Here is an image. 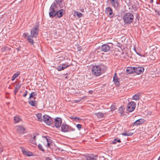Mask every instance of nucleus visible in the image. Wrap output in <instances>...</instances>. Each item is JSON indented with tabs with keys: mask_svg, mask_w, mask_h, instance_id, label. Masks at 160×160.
<instances>
[{
	"mask_svg": "<svg viewBox=\"0 0 160 160\" xmlns=\"http://www.w3.org/2000/svg\"><path fill=\"white\" fill-rule=\"evenodd\" d=\"M134 16L130 12L126 13L123 17L124 22L126 24H130L132 22Z\"/></svg>",
	"mask_w": 160,
	"mask_h": 160,
	"instance_id": "f257e3e1",
	"label": "nucleus"
},
{
	"mask_svg": "<svg viewBox=\"0 0 160 160\" xmlns=\"http://www.w3.org/2000/svg\"><path fill=\"white\" fill-rule=\"evenodd\" d=\"M101 67V65H95L92 68V72L95 76L97 77L100 76L102 73Z\"/></svg>",
	"mask_w": 160,
	"mask_h": 160,
	"instance_id": "f03ea898",
	"label": "nucleus"
},
{
	"mask_svg": "<svg viewBox=\"0 0 160 160\" xmlns=\"http://www.w3.org/2000/svg\"><path fill=\"white\" fill-rule=\"evenodd\" d=\"M57 8L56 4L55 3L53 2L51 5L49 10L50 11L49 12V16L50 18H53L57 14V10L55 8Z\"/></svg>",
	"mask_w": 160,
	"mask_h": 160,
	"instance_id": "7ed1b4c3",
	"label": "nucleus"
},
{
	"mask_svg": "<svg viewBox=\"0 0 160 160\" xmlns=\"http://www.w3.org/2000/svg\"><path fill=\"white\" fill-rule=\"evenodd\" d=\"M39 27V26L38 25L33 27L31 30V35L30 36L35 38H36L38 33Z\"/></svg>",
	"mask_w": 160,
	"mask_h": 160,
	"instance_id": "20e7f679",
	"label": "nucleus"
},
{
	"mask_svg": "<svg viewBox=\"0 0 160 160\" xmlns=\"http://www.w3.org/2000/svg\"><path fill=\"white\" fill-rule=\"evenodd\" d=\"M105 12L107 16L111 18L114 17L115 16V14L113 13L112 9L109 7L106 8Z\"/></svg>",
	"mask_w": 160,
	"mask_h": 160,
	"instance_id": "39448f33",
	"label": "nucleus"
},
{
	"mask_svg": "<svg viewBox=\"0 0 160 160\" xmlns=\"http://www.w3.org/2000/svg\"><path fill=\"white\" fill-rule=\"evenodd\" d=\"M43 120L47 125H50L52 123V118L48 115H44L43 116Z\"/></svg>",
	"mask_w": 160,
	"mask_h": 160,
	"instance_id": "423d86ee",
	"label": "nucleus"
},
{
	"mask_svg": "<svg viewBox=\"0 0 160 160\" xmlns=\"http://www.w3.org/2000/svg\"><path fill=\"white\" fill-rule=\"evenodd\" d=\"M136 103L133 101L130 102L127 106V111L129 112L133 111L135 109Z\"/></svg>",
	"mask_w": 160,
	"mask_h": 160,
	"instance_id": "0eeeda50",
	"label": "nucleus"
},
{
	"mask_svg": "<svg viewBox=\"0 0 160 160\" xmlns=\"http://www.w3.org/2000/svg\"><path fill=\"white\" fill-rule=\"evenodd\" d=\"M21 149H22V151L23 154L27 156H31L33 155V153L29 151L28 149H26L22 147H21Z\"/></svg>",
	"mask_w": 160,
	"mask_h": 160,
	"instance_id": "6e6552de",
	"label": "nucleus"
},
{
	"mask_svg": "<svg viewBox=\"0 0 160 160\" xmlns=\"http://www.w3.org/2000/svg\"><path fill=\"white\" fill-rule=\"evenodd\" d=\"M111 46L108 44H104L102 45L101 48L102 51L106 52L110 51Z\"/></svg>",
	"mask_w": 160,
	"mask_h": 160,
	"instance_id": "1a4fd4ad",
	"label": "nucleus"
},
{
	"mask_svg": "<svg viewBox=\"0 0 160 160\" xmlns=\"http://www.w3.org/2000/svg\"><path fill=\"white\" fill-rule=\"evenodd\" d=\"M62 120L60 118H57L55 119V125L56 128H58L61 126L62 123Z\"/></svg>",
	"mask_w": 160,
	"mask_h": 160,
	"instance_id": "9d476101",
	"label": "nucleus"
},
{
	"mask_svg": "<svg viewBox=\"0 0 160 160\" xmlns=\"http://www.w3.org/2000/svg\"><path fill=\"white\" fill-rule=\"evenodd\" d=\"M144 68L142 67H135L134 72L137 74H140L142 73L144 71Z\"/></svg>",
	"mask_w": 160,
	"mask_h": 160,
	"instance_id": "9b49d317",
	"label": "nucleus"
},
{
	"mask_svg": "<svg viewBox=\"0 0 160 160\" xmlns=\"http://www.w3.org/2000/svg\"><path fill=\"white\" fill-rule=\"evenodd\" d=\"M97 157V155L91 154L86 155L85 158L87 160H96Z\"/></svg>",
	"mask_w": 160,
	"mask_h": 160,
	"instance_id": "f8f14e48",
	"label": "nucleus"
},
{
	"mask_svg": "<svg viewBox=\"0 0 160 160\" xmlns=\"http://www.w3.org/2000/svg\"><path fill=\"white\" fill-rule=\"evenodd\" d=\"M110 2L114 8H116L118 7L119 3L118 0H109Z\"/></svg>",
	"mask_w": 160,
	"mask_h": 160,
	"instance_id": "ddd939ff",
	"label": "nucleus"
},
{
	"mask_svg": "<svg viewBox=\"0 0 160 160\" xmlns=\"http://www.w3.org/2000/svg\"><path fill=\"white\" fill-rule=\"evenodd\" d=\"M61 131L63 132H68V126L65 123H63L61 126Z\"/></svg>",
	"mask_w": 160,
	"mask_h": 160,
	"instance_id": "4468645a",
	"label": "nucleus"
},
{
	"mask_svg": "<svg viewBox=\"0 0 160 160\" xmlns=\"http://www.w3.org/2000/svg\"><path fill=\"white\" fill-rule=\"evenodd\" d=\"M145 120L142 118H140V119L137 120L133 124V125L138 126L143 123L144 122Z\"/></svg>",
	"mask_w": 160,
	"mask_h": 160,
	"instance_id": "2eb2a0df",
	"label": "nucleus"
},
{
	"mask_svg": "<svg viewBox=\"0 0 160 160\" xmlns=\"http://www.w3.org/2000/svg\"><path fill=\"white\" fill-rule=\"evenodd\" d=\"M135 67H128L126 70V73L128 74H131L134 72Z\"/></svg>",
	"mask_w": 160,
	"mask_h": 160,
	"instance_id": "dca6fc26",
	"label": "nucleus"
},
{
	"mask_svg": "<svg viewBox=\"0 0 160 160\" xmlns=\"http://www.w3.org/2000/svg\"><path fill=\"white\" fill-rule=\"evenodd\" d=\"M64 11L63 9H61L59 11L57 10V14L56 15L58 18L62 17L63 15V12Z\"/></svg>",
	"mask_w": 160,
	"mask_h": 160,
	"instance_id": "f3484780",
	"label": "nucleus"
},
{
	"mask_svg": "<svg viewBox=\"0 0 160 160\" xmlns=\"http://www.w3.org/2000/svg\"><path fill=\"white\" fill-rule=\"evenodd\" d=\"M23 90L21 91V93L24 97H25L28 93V91L26 90V88L25 87L23 88Z\"/></svg>",
	"mask_w": 160,
	"mask_h": 160,
	"instance_id": "a211bd4d",
	"label": "nucleus"
},
{
	"mask_svg": "<svg viewBox=\"0 0 160 160\" xmlns=\"http://www.w3.org/2000/svg\"><path fill=\"white\" fill-rule=\"evenodd\" d=\"M119 79L118 77H113V81L115 85L118 86L119 85Z\"/></svg>",
	"mask_w": 160,
	"mask_h": 160,
	"instance_id": "6ab92c4d",
	"label": "nucleus"
},
{
	"mask_svg": "<svg viewBox=\"0 0 160 160\" xmlns=\"http://www.w3.org/2000/svg\"><path fill=\"white\" fill-rule=\"evenodd\" d=\"M28 103L31 106L33 107H35L37 105V103L35 100V99L33 100H30L28 101Z\"/></svg>",
	"mask_w": 160,
	"mask_h": 160,
	"instance_id": "aec40b11",
	"label": "nucleus"
},
{
	"mask_svg": "<svg viewBox=\"0 0 160 160\" xmlns=\"http://www.w3.org/2000/svg\"><path fill=\"white\" fill-rule=\"evenodd\" d=\"M140 94L139 93H137L135 94L132 97L133 100H139L140 99Z\"/></svg>",
	"mask_w": 160,
	"mask_h": 160,
	"instance_id": "412c9836",
	"label": "nucleus"
},
{
	"mask_svg": "<svg viewBox=\"0 0 160 160\" xmlns=\"http://www.w3.org/2000/svg\"><path fill=\"white\" fill-rule=\"evenodd\" d=\"M27 132L25 128L21 126V134H23L27 133Z\"/></svg>",
	"mask_w": 160,
	"mask_h": 160,
	"instance_id": "4be33fe9",
	"label": "nucleus"
},
{
	"mask_svg": "<svg viewBox=\"0 0 160 160\" xmlns=\"http://www.w3.org/2000/svg\"><path fill=\"white\" fill-rule=\"evenodd\" d=\"M32 38L33 37L30 36H28V40L30 43L31 45H33L34 43V42L33 41V40L32 39Z\"/></svg>",
	"mask_w": 160,
	"mask_h": 160,
	"instance_id": "5701e85b",
	"label": "nucleus"
},
{
	"mask_svg": "<svg viewBox=\"0 0 160 160\" xmlns=\"http://www.w3.org/2000/svg\"><path fill=\"white\" fill-rule=\"evenodd\" d=\"M105 114L102 112H98L95 113L94 115L97 116V117L99 118H103L104 115Z\"/></svg>",
	"mask_w": 160,
	"mask_h": 160,
	"instance_id": "b1692460",
	"label": "nucleus"
},
{
	"mask_svg": "<svg viewBox=\"0 0 160 160\" xmlns=\"http://www.w3.org/2000/svg\"><path fill=\"white\" fill-rule=\"evenodd\" d=\"M37 93L35 92H32L30 94L28 99H31L32 98H33L34 99L36 98V97H34L35 96H37Z\"/></svg>",
	"mask_w": 160,
	"mask_h": 160,
	"instance_id": "393cba45",
	"label": "nucleus"
},
{
	"mask_svg": "<svg viewBox=\"0 0 160 160\" xmlns=\"http://www.w3.org/2000/svg\"><path fill=\"white\" fill-rule=\"evenodd\" d=\"M14 123L18 122L20 121V118L18 116H16L14 117Z\"/></svg>",
	"mask_w": 160,
	"mask_h": 160,
	"instance_id": "a878e982",
	"label": "nucleus"
},
{
	"mask_svg": "<svg viewBox=\"0 0 160 160\" xmlns=\"http://www.w3.org/2000/svg\"><path fill=\"white\" fill-rule=\"evenodd\" d=\"M20 88V84L19 83L18 85H16V86L15 87V89L14 90V94L16 95V93L18 92V90Z\"/></svg>",
	"mask_w": 160,
	"mask_h": 160,
	"instance_id": "bb28decb",
	"label": "nucleus"
},
{
	"mask_svg": "<svg viewBox=\"0 0 160 160\" xmlns=\"http://www.w3.org/2000/svg\"><path fill=\"white\" fill-rule=\"evenodd\" d=\"M20 74V72H17L14 74L13 76H12V80L13 81L15 78L18 77Z\"/></svg>",
	"mask_w": 160,
	"mask_h": 160,
	"instance_id": "cd10ccee",
	"label": "nucleus"
},
{
	"mask_svg": "<svg viewBox=\"0 0 160 160\" xmlns=\"http://www.w3.org/2000/svg\"><path fill=\"white\" fill-rule=\"evenodd\" d=\"M74 14L76 15L78 18H80L83 16V14L77 11L74 12Z\"/></svg>",
	"mask_w": 160,
	"mask_h": 160,
	"instance_id": "c85d7f7f",
	"label": "nucleus"
},
{
	"mask_svg": "<svg viewBox=\"0 0 160 160\" xmlns=\"http://www.w3.org/2000/svg\"><path fill=\"white\" fill-rule=\"evenodd\" d=\"M36 116L38 118V120L39 122L42 121V119L41 114V113H38L36 114Z\"/></svg>",
	"mask_w": 160,
	"mask_h": 160,
	"instance_id": "c756f323",
	"label": "nucleus"
},
{
	"mask_svg": "<svg viewBox=\"0 0 160 160\" xmlns=\"http://www.w3.org/2000/svg\"><path fill=\"white\" fill-rule=\"evenodd\" d=\"M121 142V141L120 139L118 138H116L113 140L112 142V143L115 144L117 142Z\"/></svg>",
	"mask_w": 160,
	"mask_h": 160,
	"instance_id": "7c9ffc66",
	"label": "nucleus"
},
{
	"mask_svg": "<svg viewBox=\"0 0 160 160\" xmlns=\"http://www.w3.org/2000/svg\"><path fill=\"white\" fill-rule=\"evenodd\" d=\"M36 140H33L31 138L30 139V142L34 146H35L37 145V144H36Z\"/></svg>",
	"mask_w": 160,
	"mask_h": 160,
	"instance_id": "2f4dec72",
	"label": "nucleus"
},
{
	"mask_svg": "<svg viewBox=\"0 0 160 160\" xmlns=\"http://www.w3.org/2000/svg\"><path fill=\"white\" fill-rule=\"evenodd\" d=\"M57 69L58 71H61L64 69L63 65L62 64L58 67Z\"/></svg>",
	"mask_w": 160,
	"mask_h": 160,
	"instance_id": "473e14b6",
	"label": "nucleus"
},
{
	"mask_svg": "<svg viewBox=\"0 0 160 160\" xmlns=\"http://www.w3.org/2000/svg\"><path fill=\"white\" fill-rule=\"evenodd\" d=\"M38 147L39 150L42 152H44L45 150L41 144H39L38 145Z\"/></svg>",
	"mask_w": 160,
	"mask_h": 160,
	"instance_id": "72a5a7b5",
	"label": "nucleus"
},
{
	"mask_svg": "<svg viewBox=\"0 0 160 160\" xmlns=\"http://www.w3.org/2000/svg\"><path fill=\"white\" fill-rule=\"evenodd\" d=\"M43 137L46 139L47 142V143L51 142L52 140L50 139V138L49 137L45 136L44 137Z\"/></svg>",
	"mask_w": 160,
	"mask_h": 160,
	"instance_id": "f704fd0d",
	"label": "nucleus"
},
{
	"mask_svg": "<svg viewBox=\"0 0 160 160\" xmlns=\"http://www.w3.org/2000/svg\"><path fill=\"white\" fill-rule=\"evenodd\" d=\"M14 129L19 133L20 132V126H16L14 127Z\"/></svg>",
	"mask_w": 160,
	"mask_h": 160,
	"instance_id": "c9c22d12",
	"label": "nucleus"
},
{
	"mask_svg": "<svg viewBox=\"0 0 160 160\" xmlns=\"http://www.w3.org/2000/svg\"><path fill=\"white\" fill-rule=\"evenodd\" d=\"M62 64V65H63V68H64V69L70 66V65L67 64L66 63H64V64Z\"/></svg>",
	"mask_w": 160,
	"mask_h": 160,
	"instance_id": "e433bc0d",
	"label": "nucleus"
},
{
	"mask_svg": "<svg viewBox=\"0 0 160 160\" xmlns=\"http://www.w3.org/2000/svg\"><path fill=\"white\" fill-rule=\"evenodd\" d=\"M38 135V134L36 133V135H35V133H34V135H31V138H31L33 140H36V135Z\"/></svg>",
	"mask_w": 160,
	"mask_h": 160,
	"instance_id": "4c0bfd02",
	"label": "nucleus"
},
{
	"mask_svg": "<svg viewBox=\"0 0 160 160\" xmlns=\"http://www.w3.org/2000/svg\"><path fill=\"white\" fill-rule=\"evenodd\" d=\"M63 0H56V1L57 4L60 6V4L62 3V2Z\"/></svg>",
	"mask_w": 160,
	"mask_h": 160,
	"instance_id": "58836bf2",
	"label": "nucleus"
},
{
	"mask_svg": "<svg viewBox=\"0 0 160 160\" xmlns=\"http://www.w3.org/2000/svg\"><path fill=\"white\" fill-rule=\"evenodd\" d=\"M72 119H73L76 122H77L78 120H81V119L80 118H78L77 117H75L74 118L73 117H72Z\"/></svg>",
	"mask_w": 160,
	"mask_h": 160,
	"instance_id": "ea45409f",
	"label": "nucleus"
},
{
	"mask_svg": "<svg viewBox=\"0 0 160 160\" xmlns=\"http://www.w3.org/2000/svg\"><path fill=\"white\" fill-rule=\"evenodd\" d=\"M111 110L112 111H114L115 109V105L114 104L112 105L111 106Z\"/></svg>",
	"mask_w": 160,
	"mask_h": 160,
	"instance_id": "a19ab883",
	"label": "nucleus"
},
{
	"mask_svg": "<svg viewBox=\"0 0 160 160\" xmlns=\"http://www.w3.org/2000/svg\"><path fill=\"white\" fill-rule=\"evenodd\" d=\"M75 129L72 128V127L68 126V132L71 131H74Z\"/></svg>",
	"mask_w": 160,
	"mask_h": 160,
	"instance_id": "79ce46f5",
	"label": "nucleus"
},
{
	"mask_svg": "<svg viewBox=\"0 0 160 160\" xmlns=\"http://www.w3.org/2000/svg\"><path fill=\"white\" fill-rule=\"evenodd\" d=\"M76 127L77 128L80 130V129L81 128L82 125L81 124H78L76 125Z\"/></svg>",
	"mask_w": 160,
	"mask_h": 160,
	"instance_id": "37998d69",
	"label": "nucleus"
},
{
	"mask_svg": "<svg viewBox=\"0 0 160 160\" xmlns=\"http://www.w3.org/2000/svg\"><path fill=\"white\" fill-rule=\"evenodd\" d=\"M121 134L124 136H128V135H129V134H127V132L122 133Z\"/></svg>",
	"mask_w": 160,
	"mask_h": 160,
	"instance_id": "c03bdc74",
	"label": "nucleus"
},
{
	"mask_svg": "<svg viewBox=\"0 0 160 160\" xmlns=\"http://www.w3.org/2000/svg\"><path fill=\"white\" fill-rule=\"evenodd\" d=\"M127 134L129 135H128V136H131L132 135L133 133L131 132H127Z\"/></svg>",
	"mask_w": 160,
	"mask_h": 160,
	"instance_id": "a18cd8bd",
	"label": "nucleus"
},
{
	"mask_svg": "<svg viewBox=\"0 0 160 160\" xmlns=\"http://www.w3.org/2000/svg\"><path fill=\"white\" fill-rule=\"evenodd\" d=\"M50 143L51 142L47 143V146L48 147H50Z\"/></svg>",
	"mask_w": 160,
	"mask_h": 160,
	"instance_id": "49530a36",
	"label": "nucleus"
},
{
	"mask_svg": "<svg viewBox=\"0 0 160 160\" xmlns=\"http://www.w3.org/2000/svg\"><path fill=\"white\" fill-rule=\"evenodd\" d=\"M88 92L90 94H92L93 92V91L91 90H90L88 91Z\"/></svg>",
	"mask_w": 160,
	"mask_h": 160,
	"instance_id": "de8ad7c7",
	"label": "nucleus"
},
{
	"mask_svg": "<svg viewBox=\"0 0 160 160\" xmlns=\"http://www.w3.org/2000/svg\"><path fill=\"white\" fill-rule=\"evenodd\" d=\"M23 35H24L25 37H27L28 35V34L27 33H25L23 34Z\"/></svg>",
	"mask_w": 160,
	"mask_h": 160,
	"instance_id": "09e8293b",
	"label": "nucleus"
},
{
	"mask_svg": "<svg viewBox=\"0 0 160 160\" xmlns=\"http://www.w3.org/2000/svg\"><path fill=\"white\" fill-rule=\"evenodd\" d=\"M81 101V99H80V100H75V102H79L80 101Z\"/></svg>",
	"mask_w": 160,
	"mask_h": 160,
	"instance_id": "8fccbe9b",
	"label": "nucleus"
},
{
	"mask_svg": "<svg viewBox=\"0 0 160 160\" xmlns=\"http://www.w3.org/2000/svg\"><path fill=\"white\" fill-rule=\"evenodd\" d=\"M3 150V149L2 148H0V153H1Z\"/></svg>",
	"mask_w": 160,
	"mask_h": 160,
	"instance_id": "3c124183",
	"label": "nucleus"
},
{
	"mask_svg": "<svg viewBox=\"0 0 160 160\" xmlns=\"http://www.w3.org/2000/svg\"><path fill=\"white\" fill-rule=\"evenodd\" d=\"M52 159L49 157L47 158L46 160H51Z\"/></svg>",
	"mask_w": 160,
	"mask_h": 160,
	"instance_id": "603ef678",
	"label": "nucleus"
},
{
	"mask_svg": "<svg viewBox=\"0 0 160 160\" xmlns=\"http://www.w3.org/2000/svg\"><path fill=\"white\" fill-rule=\"evenodd\" d=\"M81 49H82L81 47H79V48H78V50L80 51V50H81Z\"/></svg>",
	"mask_w": 160,
	"mask_h": 160,
	"instance_id": "864d4df0",
	"label": "nucleus"
},
{
	"mask_svg": "<svg viewBox=\"0 0 160 160\" xmlns=\"http://www.w3.org/2000/svg\"><path fill=\"white\" fill-rule=\"evenodd\" d=\"M117 75V73H115V74H114V76L113 77H117V76H116Z\"/></svg>",
	"mask_w": 160,
	"mask_h": 160,
	"instance_id": "5fc2aeb1",
	"label": "nucleus"
},
{
	"mask_svg": "<svg viewBox=\"0 0 160 160\" xmlns=\"http://www.w3.org/2000/svg\"><path fill=\"white\" fill-rule=\"evenodd\" d=\"M84 11V10L83 9H82V10H81V11H82V12H83Z\"/></svg>",
	"mask_w": 160,
	"mask_h": 160,
	"instance_id": "6e6d98bb",
	"label": "nucleus"
},
{
	"mask_svg": "<svg viewBox=\"0 0 160 160\" xmlns=\"http://www.w3.org/2000/svg\"><path fill=\"white\" fill-rule=\"evenodd\" d=\"M151 2L152 3L153 2V0H151Z\"/></svg>",
	"mask_w": 160,
	"mask_h": 160,
	"instance_id": "4d7b16f0",
	"label": "nucleus"
},
{
	"mask_svg": "<svg viewBox=\"0 0 160 160\" xmlns=\"http://www.w3.org/2000/svg\"><path fill=\"white\" fill-rule=\"evenodd\" d=\"M158 160H160V156H159V157L158 158Z\"/></svg>",
	"mask_w": 160,
	"mask_h": 160,
	"instance_id": "13d9d810",
	"label": "nucleus"
},
{
	"mask_svg": "<svg viewBox=\"0 0 160 160\" xmlns=\"http://www.w3.org/2000/svg\"><path fill=\"white\" fill-rule=\"evenodd\" d=\"M68 78V77L67 76H66L65 78V79H67Z\"/></svg>",
	"mask_w": 160,
	"mask_h": 160,
	"instance_id": "bf43d9fd",
	"label": "nucleus"
},
{
	"mask_svg": "<svg viewBox=\"0 0 160 160\" xmlns=\"http://www.w3.org/2000/svg\"><path fill=\"white\" fill-rule=\"evenodd\" d=\"M159 15V12H158V13H157Z\"/></svg>",
	"mask_w": 160,
	"mask_h": 160,
	"instance_id": "052dcab7",
	"label": "nucleus"
},
{
	"mask_svg": "<svg viewBox=\"0 0 160 160\" xmlns=\"http://www.w3.org/2000/svg\"><path fill=\"white\" fill-rule=\"evenodd\" d=\"M19 47H18V48L17 49H18V51H19Z\"/></svg>",
	"mask_w": 160,
	"mask_h": 160,
	"instance_id": "680f3d73",
	"label": "nucleus"
},
{
	"mask_svg": "<svg viewBox=\"0 0 160 160\" xmlns=\"http://www.w3.org/2000/svg\"><path fill=\"white\" fill-rule=\"evenodd\" d=\"M137 54H138L139 55V54H138V53H137Z\"/></svg>",
	"mask_w": 160,
	"mask_h": 160,
	"instance_id": "e2e57ef3",
	"label": "nucleus"
},
{
	"mask_svg": "<svg viewBox=\"0 0 160 160\" xmlns=\"http://www.w3.org/2000/svg\"><path fill=\"white\" fill-rule=\"evenodd\" d=\"M159 1H160V0H159Z\"/></svg>",
	"mask_w": 160,
	"mask_h": 160,
	"instance_id": "0e129e2a",
	"label": "nucleus"
}]
</instances>
